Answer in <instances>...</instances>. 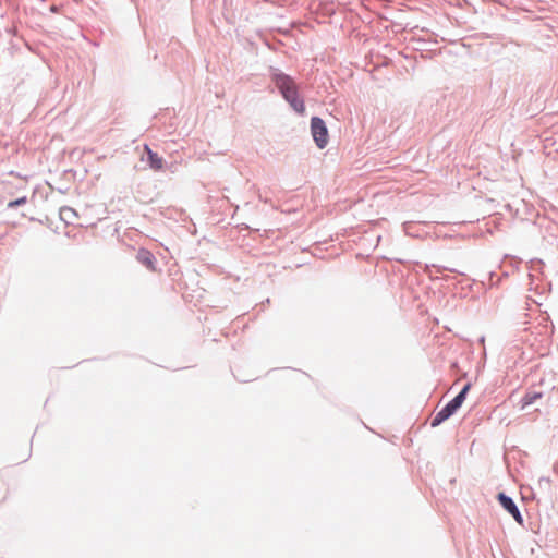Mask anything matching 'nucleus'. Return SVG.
<instances>
[{
	"label": "nucleus",
	"mask_w": 558,
	"mask_h": 558,
	"mask_svg": "<svg viewBox=\"0 0 558 558\" xmlns=\"http://www.w3.org/2000/svg\"><path fill=\"white\" fill-rule=\"evenodd\" d=\"M498 500L500 505L513 517V519L518 523L522 524L523 519L513 500L504 493L498 494Z\"/></svg>",
	"instance_id": "7ed1b4c3"
},
{
	"label": "nucleus",
	"mask_w": 558,
	"mask_h": 558,
	"mask_svg": "<svg viewBox=\"0 0 558 558\" xmlns=\"http://www.w3.org/2000/svg\"><path fill=\"white\" fill-rule=\"evenodd\" d=\"M541 397V393H535V395H526L524 398H523V407H526V405H530L532 404L537 398Z\"/></svg>",
	"instance_id": "6e6552de"
},
{
	"label": "nucleus",
	"mask_w": 558,
	"mask_h": 558,
	"mask_svg": "<svg viewBox=\"0 0 558 558\" xmlns=\"http://www.w3.org/2000/svg\"><path fill=\"white\" fill-rule=\"evenodd\" d=\"M457 411L456 408H451V403L449 402L446 407H444L439 412L436 413L432 421V426H437L448 417H450Z\"/></svg>",
	"instance_id": "423d86ee"
},
{
	"label": "nucleus",
	"mask_w": 558,
	"mask_h": 558,
	"mask_svg": "<svg viewBox=\"0 0 558 558\" xmlns=\"http://www.w3.org/2000/svg\"><path fill=\"white\" fill-rule=\"evenodd\" d=\"M136 259L150 271L156 270V258L150 251L146 248H140L136 255Z\"/></svg>",
	"instance_id": "20e7f679"
},
{
	"label": "nucleus",
	"mask_w": 558,
	"mask_h": 558,
	"mask_svg": "<svg viewBox=\"0 0 558 558\" xmlns=\"http://www.w3.org/2000/svg\"><path fill=\"white\" fill-rule=\"evenodd\" d=\"M470 387H471V385L466 384L463 387V389L460 391V393L450 401L451 408H456L458 410L461 407V404L465 400V396H466L468 391L470 390Z\"/></svg>",
	"instance_id": "0eeeda50"
},
{
	"label": "nucleus",
	"mask_w": 558,
	"mask_h": 558,
	"mask_svg": "<svg viewBox=\"0 0 558 558\" xmlns=\"http://www.w3.org/2000/svg\"><path fill=\"white\" fill-rule=\"evenodd\" d=\"M311 131L316 145L319 148H325L329 140L328 130L325 122L318 117L312 118Z\"/></svg>",
	"instance_id": "f03ea898"
},
{
	"label": "nucleus",
	"mask_w": 558,
	"mask_h": 558,
	"mask_svg": "<svg viewBox=\"0 0 558 558\" xmlns=\"http://www.w3.org/2000/svg\"><path fill=\"white\" fill-rule=\"evenodd\" d=\"M25 203H26V197H21V198H17V199H15V201H11V202H9L8 207H9V208H14V207H17V206H20V205H23V204H25Z\"/></svg>",
	"instance_id": "1a4fd4ad"
},
{
	"label": "nucleus",
	"mask_w": 558,
	"mask_h": 558,
	"mask_svg": "<svg viewBox=\"0 0 558 558\" xmlns=\"http://www.w3.org/2000/svg\"><path fill=\"white\" fill-rule=\"evenodd\" d=\"M144 150L146 151L148 156V162L153 170L159 171L163 168V159L162 157L158 156L157 153L153 151L148 145L144 146Z\"/></svg>",
	"instance_id": "39448f33"
},
{
	"label": "nucleus",
	"mask_w": 558,
	"mask_h": 558,
	"mask_svg": "<svg viewBox=\"0 0 558 558\" xmlns=\"http://www.w3.org/2000/svg\"><path fill=\"white\" fill-rule=\"evenodd\" d=\"M275 84L291 107L296 112L304 113V101L299 97L295 82L290 76L280 73L275 75Z\"/></svg>",
	"instance_id": "f257e3e1"
}]
</instances>
